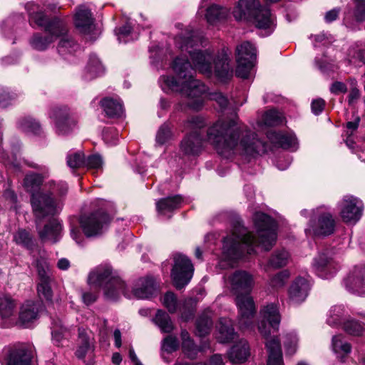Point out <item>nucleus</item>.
Wrapping results in <instances>:
<instances>
[{"label": "nucleus", "mask_w": 365, "mask_h": 365, "mask_svg": "<svg viewBox=\"0 0 365 365\" xmlns=\"http://www.w3.org/2000/svg\"><path fill=\"white\" fill-rule=\"evenodd\" d=\"M131 31L132 26L129 23H126L125 25L120 27L116 31V34L118 36V39L119 42H126L127 41L124 38L130 35Z\"/></svg>", "instance_id": "69168bd1"}, {"label": "nucleus", "mask_w": 365, "mask_h": 365, "mask_svg": "<svg viewBox=\"0 0 365 365\" xmlns=\"http://www.w3.org/2000/svg\"><path fill=\"white\" fill-rule=\"evenodd\" d=\"M227 284L236 296L239 327L241 329H249L256 313L254 300L250 295L255 286L254 277L245 270H237L228 277Z\"/></svg>", "instance_id": "39448f33"}, {"label": "nucleus", "mask_w": 365, "mask_h": 365, "mask_svg": "<svg viewBox=\"0 0 365 365\" xmlns=\"http://www.w3.org/2000/svg\"><path fill=\"white\" fill-rule=\"evenodd\" d=\"M51 282L52 278L40 279L37 287L39 297L43 298L48 302H51L53 297V292L51 287Z\"/></svg>", "instance_id": "37998d69"}, {"label": "nucleus", "mask_w": 365, "mask_h": 365, "mask_svg": "<svg viewBox=\"0 0 365 365\" xmlns=\"http://www.w3.org/2000/svg\"><path fill=\"white\" fill-rule=\"evenodd\" d=\"M88 280L91 284L103 287L106 297L110 300L118 299L120 294L124 292V282L109 265L96 267L89 274Z\"/></svg>", "instance_id": "0eeeda50"}, {"label": "nucleus", "mask_w": 365, "mask_h": 365, "mask_svg": "<svg viewBox=\"0 0 365 365\" xmlns=\"http://www.w3.org/2000/svg\"><path fill=\"white\" fill-rule=\"evenodd\" d=\"M157 284L153 277H142L135 282L133 292L138 299H147L157 292Z\"/></svg>", "instance_id": "4be33fe9"}, {"label": "nucleus", "mask_w": 365, "mask_h": 365, "mask_svg": "<svg viewBox=\"0 0 365 365\" xmlns=\"http://www.w3.org/2000/svg\"><path fill=\"white\" fill-rule=\"evenodd\" d=\"M196 302L193 299H185L179 305L178 309L181 313V317L184 321H188L193 318L195 312Z\"/></svg>", "instance_id": "c03bdc74"}, {"label": "nucleus", "mask_w": 365, "mask_h": 365, "mask_svg": "<svg viewBox=\"0 0 365 365\" xmlns=\"http://www.w3.org/2000/svg\"><path fill=\"white\" fill-rule=\"evenodd\" d=\"M342 326L344 330L351 335L359 336L364 330L363 325L354 319H346Z\"/></svg>", "instance_id": "8fccbe9b"}, {"label": "nucleus", "mask_w": 365, "mask_h": 365, "mask_svg": "<svg viewBox=\"0 0 365 365\" xmlns=\"http://www.w3.org/2000/svg\"><path fill=\"white\" fill-rule=\"evenodd\" d=\"M241 48V56L251 62H255L257 58L256 48L249 41H245L236 48V58L239 60L238 50Z\"/></svg>", "instance_id": "ea45409f"}, {"label": "nucleus", "mask_w": 365, "mask_h": 365, "mask_svg": "<svg viewBox=\"0 0 365 365\" xmlns=\"http://www.w3.org/2000/svg\"><path fill=\"white\" fill-rule=\"evenodd\" d=\"M178 348V341L175 337L172 336H167L163 343L162 349L168 352L172 353Z\"/></svg>", "instance_id": "e2e57ef3"}, {"label": "nucleus", "mask_w": 365, "mask_h": 365, "mask_svg": "<svg viewBox=\"0 0 365 365\" xmlns=\"http://www.w3.org/2000/svg\"><path fill=\"white\" fill-rule=\"evenodd\" d=\"M106 115L109 118H119L123 113V108L121 102L113 98H104L101 102Z\"/></svg>", "instance_id": "cd10ccee"}, {"label": "nucleus", "mask_w": 365, "mask_h": 365, "mask_svg": "<svg viewBox=\"0 0 365 365\" xmlns=\"http://www.w3.org/2000/svg\"><path fill=\"white\" fill-rule=\"evenodd\" d=\"M34 354L33 346L21 344L4 349L1 357L5 365H31Z\"/></svg>", "instance_id": "ddd939ff"}, {"label": "nucleus", "mask_w": 365, "mask_h": 365, "mask_svg": "<svg viewBox=\"0 0 365 365\" xmlns=\"http://www.w3.org/2000/svg\"><path fill=\"white\" fill-rule=\"evenodd\" d=\"M57 38L56 36L50 34L47 36H43L40 34H34L30 40V44L33 48L37 51L46 50L51 43L54 41L53 38Z\"/></svg>", "instance_id": "f704fd0d"}, {"label": "nucleus", "mask_w": 365, "mask_h": 365, "mask_svg": "<svg viewBox=\"0 0 365 365\" xmlns=\"http://www.w3.org/2000/svg\"><path fill=\"white\" fill-rule=\"evenodd\" d=\"M345 310L341 306H334L329 311L327 323L334 327L341 326L345 318Z\"/></svg>", "instance_id": "473e14b6"}, {"label": "nucleus", "mask_w": 365, "mask_h": 365, "mask_svg": "<svg viewBox=\"0 0 365 365\" xmlns=\"http://www.w3.org/2000/svg\"><path fill=\"white\" fill-rule=\"evenodd\" d=\"M87 73L89 74L88 78L92 79L101 76L104 72V68L96 55H91L86 67Z\"/></svg>", "instance_id": "4c0bfd02"}, {"label": "nucleus", "mask_w": 365, "mask_h": 365, "mask_svg": "<svg viewBox=\"0 0 365 365\" xmlns=\"http://www.w3.org/2000/svg\"><path fill=\"white\" fill-rule=\"evenodd\" d=\"M310 289L309 282L303 278H297L289 289V301L293 304H299L305 300Z\"/></svg>", "instance_id": "412c9836"}, {"label": "nucleus", "mask_w": 365, "mask_h": 365, "mask_svg": "<svg viewBox=\"0 0 365 365\" xmlns=\"http://www.w3.org/2000/svg\"><path fill=\"white\" fill-rule=\"evenodd\" d=\"M204 139L197 131L190 132L181 142L180 150L187 155H198L202 148Z\"/></svg>", "instance_id": "aec40b11"}, {"label": "nucleus", "mask_w": 365, "mask_h": 365, "mask_svg": "<svg viewBox=\"0 0 365 365\" xmlns=\"http://www.w3.org/2000/svg\"><path fill=\"white\" fill-rule=\"evenodd\" d=\"M254 224L257 230V239L245 228H239L238 233L235 230L232 236L223 241V255L230 260H236L244 256L245 252H254V245L261 246L268 251L275 244L277 240L276 223L269 215L263 212H256Z\"/></svg>", "instance_id": "f03ea898"}, {"label": "nucleus", "mask_w": 365, "mask_h": 365, "mask_svg": "<svg viewBox=\"0 0 365 365\" xmlns=\"http://www.w3.org/2000/svg\"><path fill=\"white\" fill-rule=\"evenodd\" d=\"M37 307L33 302H27L21 307L19 314L20 321L26 324L31 322L37 317Z\"/></svg>", "instance_id": "72a5a7b5"}, {"label": "nucleus", "mask_w": 365, "mask_h": 365, "mask_svg": "<svg viewBox=\"0 0 365 365\" xmlns=\"http://www.w3.org/2000/svg\"><path fill=\"white\" fill-rule=\"evenodd\" d=\"M354 3V6L349 9L344 13V21L345 24L361 23L365 21V3L359 1Z\"/></svg>", "instance_id": "c85d7f7f"}, {"label": "nucleus", "mask_w": 365, "mask_h": 365, "mask_svg": "<svg viewBox=\"0 0 365 365\" xmlns=\"http://www.w3.org/2000/svg\"><path fill=\"white\" fill-rule=\"evenodd\" d=\"M35 265L39 279L52 278L51 269L46 259L43 257L37 258L35 262Z\"/></svg>", "instance_id": "3c124183"}, {"label": "nucleus", "mask_w": 365, "mask_h": 365, "mask_svg": "<svg viewBox=\"0 0 365 365\" xmlns=\"http://www.w3.org/2000/svg\"><path fill=\"white\" fill-rule=\"evenodd\" d=\"M301 214L305 217L311 215L307 232H312L314 235L324 236L329 235L334 232L335 221L332 215L325 211L324 207H317L311 212L303 210L301 211Z\"/></svg>", "instance_id": "9d476101"}, {"label": "nucleus", "mask_w": 365, "mask_h": 365, "mask_svg": "<svg viewBox=\"0 0 365 365\" xmlns=\"http://www.w3.org/2000/svg\"><path fill=\"white\" fill-rule=\"evenodd\" d=\"M229 12L228 9L213 4L207 8L205 17L210 24H214L226 19Z\"/></svg>", "instance_id": "7c9ffc66"}, {"label": "nucleus", "mask_w": 365, "mask_h": 365, "mask_svg": "<svg viewBox=\"0 0 365 365\" xmlns=\"http://www.w3.org/2000/svg\"><path fill=\"white\" fill-rule=\"evenodd\" d=\"M267 138L272 143L284 149L294 148L297 144V139L293 134H284L270 130L267 133Z\"/></svg>", "instance_id": "bb28decb"}, {"label": "nucleus", "mask_w": 365, "mask_h": 365, "mask_svg": "<svg viewBox=\"0 0 365 365\" xmlns=\"http://www.w3.org/2000/svg\"><path fill=\"white\" fill-rule=\"evenodd\" d=\"M14 240L16 243L23 245L26 247L32 246V240L30 234L25 230H19L14 235Z\"/></svg>", "instance_id": "bf43d9fd"}, {"label": "nucleus", "mask_w": 365, "mask_h": 365, "mask_svg": "<svg viewBox=\"0 0 365 365\" xmlns=\"http://www.w3.org/2000/svg\"><path fill=\"white\" fill-rule=\"evenodd\" d=\"M182 349L184 354L190 359H195L199 351L192 340L191 342L182 344Z\"/></svg>", "instance_id": "0e129e2a"}, {"label": "nucleus", "mask_w": 365, "mask_h": 365, "mask_svg": "<svg viewBox=\"0 0 365 365\" xmlns=\"http://www.w3.org/2000/svg\"><path fill=\"white\" fill-rule=\"evenodd\" d=\"M262 121L267 126H274L281 124L283 122V118L277 110H269L264 114Z\"/></svg>", "instance_id": "09e8293b"}, {"label": "nucleus", "mask_w": 365, "mask_h": 365, "mask_svg": "<svg viewBox=\"0 0 365 365\" xmlns=\"http://www.w3.org/2000/svg\"><path fill=\"white\" fill-rule=\"evenodd\" d=\"M109 216L103 211H97L89 215H83L80 219L81 227L87 237L101 235L103 227L110 222Z\"/></svg>", "instance_id": "4468645a"}, {"label": "nucleus", "mask_w": 365, "mask_h": 365, "mask_svg": "<svg viewBox=\"0 0 365 365\" xmlns=\"http://www.w3.org/2000/svg\"><path fill=\"white\" fill-rule=\"evenodd\" d=\"M205 140L225 158L237 153L253 156L266 150L265 144L255 133L245 126H238L233 120H217L208 128Z\"/></svg>", "instance_id": "f257e3e1"}, {"label": "nucleus", "mask_w": 365, "mask_h": 365, "mask_svg": "<svg viewBox=\"0 0 365 365\" xmlns=\"http://www.w3.org/2000/svg\"><path fill=\"white\" fill-rule=\"evenodd\" d=\"M163 304L170 313H175L180 303H178L176 296L171 292H167L163 297Z\"/></svg>", "instance_id": "4d7b16f0"}, {"label": "nucleus", "mask_w": 365, "mask_h": 365, "mask_svg": "<svg viewBox=\"0 0 365 365\" xmlns=\"http://www.w3.org/2000/svg\"><path fill=\"white\" fill-rule=\"evenodd\" d=\"M94 19L91 11L84 6L78 7L75 15V25L80 32L88 34L93 27Z\"/></svg>", "instance_id": "b1692460"}, {"label": "nucleus", "mask_w": 365, "mask_h": 365, "mask_svg": "<svg viewBox=\"0 0 365 365\" xmlns=\"http://www.w3.org/2000/svg\"><path fill=\"white\" fill-rule=\"evenodd\" d=\"M78 337H79V345L78 348L76 352V355L79 359H83L86 356L88 349H89V341L88 338L86 336V334L81 331L78 330Z\"/></svg>", "instance_id": "6e6d98bb"}, {"label": "nucleus", "mask_w": 365, "mask_h": 365, "mask_svg": "<svg viewBox=\"0 0 365 365\" xmlns=\"http://www.w3.org/2000/svg\"><path fill=\"white\" fill-rule=\"evenodd\" d=\"M176 43L182 51H185L189 53L195 69L200 73L210 76L214 68V73L217 78L225 79L229 77L230 71L229 56L231 52L228 48H222L221 53L215 59L214 67H212L211 53L193 48L194 46L202 43V36L197 31H187L185 34L176 38Z\"/></svg>", "instance_id": "20e7f679"}, {"label": "nucleus", "mask_w": 365, "mask_h": 365, "mask_svg": "<svg viewBox=\"0 0 365 365\" xmlns=\"http://www.w3.org/2000/svg\"><path fill=\"white\" fill-rule=\"evenodd\" d=\"M28 166L41 170L43 174H37L35 173H27L24 179L23 186L27 192H29L31 195L33 193L41 192L39 190L44 178L46 177L47 173L45 167L40 166L34 163H27Z\"/></svg>", "instance_id": "6ab92c4d"}, {"label": "nucleus", "mask_w": 365, "mask_h": 365, "mask_svg": "<svg viewBox=\"0 0 365 365\" xmlns=\"http://www.w3.org/2000/svg\"><path fill=\"white\" fill-rule=\"evenodd\" d=\"M289 260V254L285 250L275 251L269 260V265L274 269L286 266Z\"/></svg>", "instance_id": "c9c22d12"}, {"label": "nucleus", "mask_w": 365, "mask_h": 365, "mask_svg": "<svg viewBox=\"0 0 365 365\" xmlns=\"http://www.w3.org/2000/svg\"><path fill=\"white\" fill-rule=\"evenodd\" d=\"M173 133L171 128L168 123L163 124L158 129L156 134V143L159 145H164L171 140Z\"/></svg>", "instance_id": "de8ad7c7"}, {"label": "nucleus", "mask_w": 365, "mask_h": 365, "mask_svg": "<svg viewBox=\"0 0 365 365\" xmlns=\"http://www.w3.org/2000/svg\"><path fill=\"white\" fill-rule=\"evenodd\" d=\"M31 205L36 221L59 214L63 207L62 200L55 198L52 192L33 193L31 196Z\"/></svg>", "instance_id": "1a4fd4ad"}, {"label": "nucleus", "mask_w": 365, "mask_h": 365, "mask_svg": "<svg viewBox=\"0 0 365 365\" xmlns=\"http://www.w3.org/2000/svg\"><path fill=\"white\" fill-rule=\"evenodd\" d=\"M62 225L57 220H50L42 229H38V233L43 242L56 243L61 237Z\"/></svg>", "instance_id": "5701e85b"}, {"label": "nucleus", "mask_w": 365, "mask_h": 365, "mask_svg": "<svg viewBox=\"0 0 365 365\" xmlns=\"http://www.w3.org/2000/svg\"><path fill=\"white\" fill-rule=\"evenodd\" d=\"M206 125L205 119L200 115H195L188 118L185 122L184 127L187 130H190V132L197 131L199 134L200 130L204 128Z\"/></svg>", "instance_id": "49530a36"}, {"label": "nucleus", "mask_w": 365, "mask_h": 365, "mask_svg": "<svg viewBox=\"0 0 365 365\" xmlns=\"http://www.w3.org/2000/svg\"><path fill=\"white\" fill-rule=\"evenodd\" d=\"M212 326L210 315L204 313L199 317L196 322L197 331L199 336H203L207 334Z\"/></svg>", "instance_id": "79ce46f5"}, {"label": "nucleus", "mask_w": 365, "mask_h": 365, "mask_svg": "<svg viewBox=\"0 0 365 365\" xmlns=\"http://www.w3.org/2000/svg\"><path fill=\"white\" fill-rule=\"evenodd\" d=\"M260 313L263 320L259 324L258 329L266 339L267 365H284L280 341L277 337L270 336L272 331L278 330L281 321L278 307L272 303L264 307Z\"/></svg>", "instance_id": "423d86ee"}, {"label": "nucleus", "mask_w": 365, "mask_h": 365, "mask_svg": "<svg viewBox=\"0 0 365 365\" xmlns=\"http://www.w3.org/2000/svg\"><path fill=\"white\" fill-rule=\"evenodd\" d=\"M48 115L53 120L56 133L59 135L68 134L77 124V119L66 106L52 107Z\"/></svg>", "instance_id": "9b49d317"}, {"label": "nucleus", "mask_w": 365, "mask_h": 365, "mask_svg": "<svg viewBox=\"0 0 365 365\" xmlns=\"http://www.w3.org/2000/svg\"><path fill=\"white\" fill-rule=\"evenodd\" d=\"M364 205L352 195L344 196L340 204V216L346 223H356L361 217Z\"/></svg>", "instance_id": "2eb2a0df"}, {"label": "nucleus", "mask_w": 365, "mask_h": 365, "mask_svg": "<svg viewBox=\"0 0 365 365\" xmlns=\"http://www.w3.org/2000/svg\"><path fill=\"white\" fill-rule=\"evenodd\" d=\"M312 265L317 274L322 278H329L337 269L332 252L328 249L319 253L314 259Z\"/></svg>", "instance_id": "f3484780"}, {"label": "nucleus", "mask_w": 365, "mask_h": 365, "mask_svg": "<svg viewBox=\"0 0 365 365\" xmlns=\"http://www.w3.org/2000/svg\"><path fill=\"white\" fill-rule=\"evenodd\" d=\"M14 98L6 89L0 88V106L6 108Z\"/></svg>", "instance_id": "774afa93"}, {"label": "nucleus", "mask_w": 365, "mask_h": 365, "mask_svg": "<svg viewBox=\"0 0 365 365\" xmlns=\"http://www.w3.org/2000/svg\"><path fill=\"white\" fill-rule=\"evenodd\" d=\"M67 165L73 169L81 168L85 165V156L81 152L70 153L67 155Z\"/></svg>", "instance_id": "864d4df0"}, {"label": "nucleus", "mask_w": 365, "mask_h": 365, "mask_svg": "<svg viewBox=\"0 0 365 365\" xmlns=\"http://www.w3.org/2000/svg\"><path fill=\"white\" fill-rule=\"evenodd\" d=\"M48 185L50 187V190L48 192H53V195L56 192L61 197L67 193L68 186L66 182H60L56 183V182L51 180L48 182Z\"/></svg>", "instance_id": "680f3d73"}, {"label": "nucleus", "mask_w": 365, "mask_h": 365, "mask_svg": "<svg viewBox=\"0 0 365 365\" xmlns=\"http://www.w3.org/2000/svg\"><path fill=\"white\" fill-rule=\"evenodd\" d=\"M297 341L294 333H288L284 336V345L287 354L292 355L296 352Z\"/></svg>", "instance_id": "13d9d810"}, {"label": "nucleus", "mask_w": 365, "mask_h": 365, "mask_svg": "<svg viewBox=\"0 0 365 365\" xmlns=\"http://www.w3.org/2000/svg\"><path fill=\"white\" fill-rule=\"evenodd\" d=\"M173 68L183 81L180 83L174 76H163L160 78L163 90L181 93L185 98V102L179 104L181 110L185 108L200 110L204 105V96L207 91V87L200 81L194 78L195 71L187 59L176 58L173 63Z\"/></svg>", "instance_id": "7ed1b4c3"}, {"label": "nucleus", "mask_w": 365, "mask_h": 365, "mask_svg": "<svg viewBox=\"0 0 365 365\" xmlns=\"http://www.w3.org/2000/svg\"><path fill=\"white\" fill-rule=\"evenodd\" d=\"M31 23H35L40 27H43L45 31L56 37L66 32L65 24L57 18L49 19L43 12L38 11L30 14Z\"/></svg>", "instance_id": "dca6fc26"}, {"label": "nucleus", "mask_w": 365, "mask_h": 365, "mask_svg": "<svg viewBox=\"0 0 365 365\" xmlns=\"http://www.w3.org/2000/svg\"><path fill=\"white\" fill-rule=\"evenodd\" d=\"M210 98L217 102L222 109L225 108L228 105L227 98L221 93L215 92L210 94Z\"/></svg>", "instance_id": "338daca9"}, {"label": "nucleus", "mask_w": 365, "mask_h": 365, "mask_svg": "<svg viewBox=\"0 0 365 365\" xmlns=\"http://www.w3.org/2000/svg\"><path fill=\"white\" fill-rule=\"evenodd\" d=\"M193 265L191 261L185 255L177 254L174 256V265L171 277L175 287L178 289L187 285L192 277Z\"/></svg>", "instance_id": "f8f14e48"}, {"label": "nucleus", "mask_w": 365, "mask_h": 365, "mask_svg": "<svg viewBox=\"0 0 365 365\" xmlns=\"http://www.w3.org/2000/svg\"><path fill=\"white\" fill-rule=\"evenodd\" d=\"M14 301L8 296L0 297V315L3 319L11 317L15 312Z\"/></svg>", "instance_id": "a19ab883"}, {"label": "nucleus", "mask_w": 365, "mask_h": 365, "mask_svg": "<svg viewBox=\"0 0 365 365\" xmlns=\"http://www.w3.org/2000/svg\"><path fill=\"white\" fill-rule=\"evenodd\" d=\"M66 31H68L67 29ZM61 36V38L58 45V52L59 54L64 56L67 53H73L79 48L78 44L72 37L67 35V32L61 35L59 37Z\"/></svg>", "instance_id": "2f4dec72"}, {"label": "nucleus", "mask_w": 365, "mask_h": 365, "mask_svg": "<svg viewBox=\"0 0 365 365\" xmlns=\"http://www.w3.org/2000/svg\"><path fill=\"white\" fill-rule=\"evenodd\" d=\"M238 53L240 56L239 60H237V66L235 71L236 76L242 78H247L255 62H251L242 57L241 56V48H239Z\"/></svg>", "instance_id": "e433bc0d"}, {"label": "nucleus", "mask_w": 365, "mask_h": 365, "mask_svg": "<svg viewBox=\"0 0 365 365\" xmlns=\"http://www.w3.org/2000/svg\"><path fill=\"white\" fill-rule=\"evenodd\" d=\"M232 14L237 21L253 19L259 29H267L272 23L269 9L261 6L259 0H240Z\"/></svg>", "instance_id": "6e6552de"}, {"label": "nucleus", "mask_w": 365, "mask_h": 365, "mask_svg": "<svg viewBox=\"0 0 365 365\" xmlns=\"http://www.w3.org/2000/svg\"><path fill=\"white\" fill-rule=\"evenodd\" d=\"M250 356V347L245 339H240L234 344L228 354L230 361L233 364H242Z\"/></svg>", "instance_id": "a878e982"}, {"label": "nucleus", "mask_w": 365, "mask_h": 365, "mask_svg": "<svg viewBox=\"0 0 365 365\" xmlns=\"http://www.w3.org/2000/svg\"><path fill=\"white\" fill-rule=\"evenodd\" d=\"M346 289L359 295L365 294V267H355L344 279Z\"/></svg>", "instance_id": "a211bd4d"}, {"label": "nucleus", "mask_w": 365, "mask_h": 365, "mask_svg": "<svg viewBox=\"0 0 365 365\" xmlns=\"http://www.w3.org/2000/svg\"><path fill=\"white\" fill-rule=\"evenodd\" d=\"M217 327L218 329L217 338L220 342H229L234 339L235 332L230 319L221 318Z\"/></svg>", "instance_id": "c756f323"}, {"label": "nucleus", "mask_w": 365, "mask_h": 365, "mask_svg": "<svg viewBox=\"0 0 365 365\" xmlns=\"http://www.w3.org/2000/svg\"><path fill=\"white\" fill-rule=\"evenodd\" d=\"M103 160L102 157L98 154L89 155L85 159V165L88 168L98 170L102 168Z\"/></svg>", "instance_id": "052dcab7"}, {"label": "nucleus", "mask_w": 365, "mask_h": 365, "mask_svg": "<svg viewBox=\"0 0 365 365\" xmlns=\"http://www.w3.org/2000/svg\"><path fill=\"white\" fill-rule=\"evenodd\" d=\"M155 323L162 331L170 333L173 329V325L169 315L164 311L158 310L154 319Z\"/></svg>", "instance_id": "58836bf2"}, {"label": "nucleus", "mask_w": 365, "mask_h": 365, "mask_svg": "<svg viewBox=\"0 0 365 365\" xmlns=\"http://www.w3.org/2000/svg\"><path fill=\"white\" fill-rule=\"evenodd\" d=\"M182 202V197L180 195L161 198L156 202V209L160 215H168L170 218L171 217L170 213L179 209Z\"/></svg>", "instance_id": "393cba45"}, {"label": "nucleus", "mask_w": 365, "mask_h": 365, "mask_svg": "<svg viewBox=\"0 0 365 365\" xmlns=\"http://www.w3.org/2000/svg\"><path fill=\"white\" fill-rule=\"evenodd\" d=\"M332 347L334 352L339 354H347L351 351V345L347 342H343L340 335L333 336Z\"/></svg>", "instance_id": "5fc2aeb1"}, {"label": "nucleus", "mask_w": 365, "mask_h": 365, "mask_svg": "<svg viewBox=\"0 0 365 365\" xmlns=\"http://www.w3.org/2000/svg\"><path fill=\"white\" fill-rule=\"evenodd\" d=\"M19 126L26 132H30L35 135H40L42 129L39 122L35 119L27 117L19 122Z\"/></svg>", "instance_id": "a18cd8bd"}, {"label": "nucleus", "mask_w": 365, "mask_h": 365, "mask_svg": "<svg viewBox=\"0 0 365 365\" xmlns=\"http://www.w3.org/2000/svg\"><path fill=\"white\" fill-rule=\"evenodd\" d=\"M289 277V273L287 270L281 271L270 278L269 285L274 289L281 288L284 286Z\"/></svg>", "instance_id": "603ef678"}]
</instances>
